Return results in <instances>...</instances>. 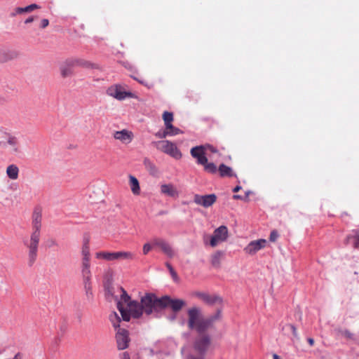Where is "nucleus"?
Here are the masks:
<instances>
[{
    "label": "nucleus",
    "mask_w": 359,
    "mask_h": 359,
    "mask_svg": "<svg viewBox=\"0 0 359 359\" xmlns=\"http://www.w3.org/2000/svg\"><path fill=\"white\" fill-rule=\"evenodd\" d=\"M121 298L117 302V309L122 319L128 322L132 316L134 318H140L144 313L150 315L153 312L161 310L162 297L158 298L153 293H146L140 299V302L133 301L126 291L120 287Z\"/></svg>",
    "instance_id": "obj_1"
},
{
    "label": "nucleus",
    "mask_w": 359,
    "mask_h": 359,
    "mask_svg": "<svg viewBox=\"0 0 359 359\" xmlns=\"http://www.w3.org/2000/svg\"><path fill=\"white\" fill-rule=\"evenodd\" d=\"M221 318V310L208 317H204L201 309L193 306L187 310V326L189 329L195 330L198 337L194 341V348L200 353H205L211 343V339L206 332L213 327L215 321Z\"/></svg>",
    "instance_id": "obj_2"
},
{
    "label": "nucleus",
    "mask_w": 359,
    "mask_h": 359,
    "mask_svg": "<svg viewBox=\"0 0 359 359\" xmlns=\"http://www.w3.org/2000/svg\"><path fill=\"white\" fill-rule=\"evenodd\" d=\"M41 211L35 209L32 217V233L29 240L24 241V245L27 248V264L32 266L36 261L38 249L41 238Z\"/></svg>",
    "instance_id": "obj_3"
},
{
    "label": "nucleus",
    "mask_w": 359,
    "mask_h": 359,
    "mask_svg": "<svg viewBox=\"0 0 359 359\" xmlns=\"http://www.w3.org/2000/svg\"><path fill=\"white\" fill-rule=\"evenodd\" d=\"M95 257L97 259H103L106 261L133 260L135 258V254L129 251H100L95 253Z\"/></svg>",
    "instance_id": "obj_4"
},
{
    "label": "nucleus",
    "mask_w": 359,
    "mask_h": 359,
    "mask_svg": "<svg viewBox=\"0 0 359 359\" xmlns=\"http://www.w3.org/2000/svg\"><path fill=\"white\" fill-rule=\"evenodd\" d=\"M156 149L170 156L180 159L182 158V153L175 144L168 140H160L154 142Z\"/></svg>",
    "instance_id": "obj_5"
},
{
    "label": "nucleus",
    "mask_w": 359,
    "mask_h": 359,
    "mask_svg": "<svg viewBox=\"0 0 359 359\" xmlns=\"http://www.w3.org/2000/svg\"><path fill=\"white\" fill-rule=\"evenodd\" d=\"M106 93L117 100H123L127 97H135L133 93L126 91L124 87L121 84H114L108 87Z\"/></svg>",
    "instance_id": "obj_6"
},
{
    "label": "nucleus",
    "mask_w": 359,
    "mask_h": 359,
    "mask_svg": "<svg viewBox=\"0 0 359 359\" xmlns=\"http://www.w3.org/2000/svg\"><path fill=\"white\" fill-rule=\"evenodd\" d=\"M207 149H209L212 152L216 151L210 145H200L191 149L190 154L194 158L196 159V163L198 165L204 164L208 161L205 155Z\"/></svg>",
    "instance_id": "obj_7"
},
{
    "label": "nucleus",
    "mask_w": 359,
    "mask_h": 359,
    "mask_svg": "<svg viewBox=\"0 0 359 359\" xmlns=\"http://www.w3.org/2000/svg\"><path fill=\"white\" fill-rule=\"evenodd\" d=\"M185 305H186V302L182 299H172L169 296H167V295L162 297L161 309H163L167 307H170L172 311L178 312Z\"/></svg>",
    "instance_id": "obj_8"
},
{
    "label": "nucleus",
    "mask_w": 359,
    "mask_h": 359,
    "mask_svg": "<svg viewBox=\"0 0 359 359\" xmlns=\"http://www.w3.org/2000/svg\"><path fill=\"white\" fill-rule=\"evenodd\" d=\"M228 229L226 226H220L214 231L210 241V245L214 248L219 243L225 241L228 238Z\"/></svg>",
    "instance_id": "obj_9"
},
{
    "label": "nucleus",
    "mask_w": 359,
    "mask_h": 359,
    "mask_svg": "<svg viewBox=\"0 0 359 359\" xmlns=\"http://www.w3.org/2000/svg\"><path fill=\"white\" fill-rule=\"evenodd\" d=\"M116 340L118 350L127 348L130 342L128 331L119 328L116 334Z\"/></svg>",
    "instance_id": "obj_10"
},
{
    "label": "nucleus",
    "mask_w": 359,
    "mask_h": 359,
    "mask_svg": "<svg viewBox=\"0 0 359 359\" xmlns=\"http://www.w3.org/2000/svg\"><path fill=\"white\" fill-rule=\"evenodd\" d=\"M217 200V196L215 194H208L201 196L199 194H196L194 197V201L196 204L201 205L204 208H209Z\"/></svg>",
    "instance_id": "obj_11"
},
{
    "label": "nucleus",
    "mask_w": 359,
    "mask_h": 359,
    "mask_svg": "<svg viewBox=\"0 0 359 359\" xmlns=\"http://www.w3.org/2000/svg\"><path fill=\"white\" fill-rule=\"evenodd\" d=\"M193 295L208 305H213L217 303L221 304L222 302L220 297L217 295H210L206 292H195L193 293Z\"/></svg>",
    "instance_id": "obj_12"
},
{
    "label": "nucleus",
    "mask_w": 359,
    "mask_h": 359,
    "mask_svg": "<svg viewBox=\"0 0 359 359\" xmlns=\"http://www.w3.org/2000/svg\"><path fill=\"white\" fill-rule=\"evenodd\" d=\"M152 245L154 247H158L162 252L170 258H172L175 255L172 247L163 239L154 238L152 241Z\"/></svg>",
    "instance_id": "obj_13"
},
{
    "label": "nucleus",
    "mask_w": 359,
    "mask_h": 359,
    "mask_svg": "<svg viewBox=\"0 0 359 359\" xmlns=\"http://www.w3.org/2000/svg\"><path fill=\"white\" fill-rule=\"evenodd\" d=\"M115 140H118L122 144H128L130 143L133 139V133L126 129L115 131L113 133Z\"/></svg>",
    "instance_id": "obj_14"
},
{
    "label": "nucleus",
    "mask_w": 359,
    "mask_h": 359,
    "mask_svg": "<svg viewBox=\"0 0 359 359\" xmlns=\"http://www.w3.org/2000/svg\"><path fill=\"white\" fill-rule=\"evenodd\" d=\"M266 240L259 239L251 241L245 248L244 251L249 255H254L259 250L264 248L266 245Z\"/></svg>",
    "instance_id": "obj_15"
},
{
    "label": "nucleus",
    "mask_w": 359,
    "mask_h": 359,
    "mask_svg": "<svg viewBox=\"0 0 359 359\" xmlns=\"http://www.w3.org/2000/svg\"><path fill=\"white\" fill-rule=\"evenodd\" d=\"M82 283L88 300L93 299L92 275L81 276Z\"/></svg>",
    "instance_id": "obj_16"
},
{
    "label": "nucleus",
    "mask_w": 359,
    "mask_h": 359,
    "mask_svg": "<svg viewBox=\"0 0 359 359\" xmlns=\"http://www.w3.org/2000/svg\"><path fill=\"white\" fill-rule=\"evenodd\" d=\"M74 68L71 58L67 59L60 67V74L62 78H67L73 75Z\"/></svg>",
    "instance_id": "obj_17"
},
{
    "label": "nucleus",
    "mask_w": 359,
    "mask_h": 359,
    "mask_svg": "<svg viewBox=\"0 0 359 359\" xmlns=\"http://www.w3.org/2000/svg\"><path fill=\"white\" fill-rule=\"evenodd\" d=\"M18 57V53L14 50L1 48L0 49V62L4 63Z\"/></svg>",
    "instance_id": "obj_18"
},
{
    "label": "nucleus",
    "mask_w": 359,
    "mask_h": 359,
    "mask_svg": "<svg viewBox=\"0 0 359 359\" xmlns=\"http://www.w3.org/2000/svg\"><path fill=\"white\" fill-rule=\"evenodd\" d=\"M161 193L163 195L176 198L178 196L179 193L176 187L172 184H163L161 185Z\"/></svg>",
    "instance_id": "obj_19"
},
{
    "label": "nucleus",
    "mask_w": 359,
    "mask_h": 359,
    "mask_svg": "<svg viewBox=\"0 0 359 359\" xmlns=\"http://www.w3.org/2000/svg\"><path fill=\"white\" fill-rule=\"evenodd\" d=\"M74 67H80L85 69H97L98 67L90 61L82 58H71Z\"/></svg>",
    "instance_id": "obj_20"
},
{
    "label": "nucleus",
    "mask_w": 359,
    "mask_h": 359,
    "mask_svg": "<svg viewBox=\"0 0 359 359\" xmlns=\"http://www.w3.org/2000/svg\"><path fill=\"white\" fill-rule=\"evenodd\" d=\"M6 173L11 180H17L19 177L20 169L17 165L11 164L7 166Z\"/></svg>",
    "instance_id": "obj_21"
},
{
    "label": "nucleus",
    "mask_w": 359,
    "mask_h": 359,
    "mask_svg": "<svg viewBox=\"0 0 359 359\" xmlns=\"http://www.w3.org/2000/svg\"><path fill=\"white\" fill-rule=\"evenodd\" d=\"M346 242L351 244L355 249L359 248V231H352L351 233L347 236Z\"/></svg>",
    "instance_id": "obj_22"
},
{
    "label": "nucleus",
    "mask_w": 359,
    "mask_h": 359,
    "mask_svg": "<svg viewBox=\"0 0 359 359\" xmlns=\"http://www.w3.org/2000/svg\"><path fill=\"white\" fill-rule=\"evenodd\" d=\"M81 276L92 275L90 269V258H81Z\"/></svg>",
    "instance_id": "obj_23"
},
{
    "label": "nucleus",
    "mask_w": 359,
    "mask_h": 359,
    "mask_svg": "<svg viewBox=\"0 0 359 359\" xmlns=\"http://www.w3.org/2000/svg\"><path fill=\"white\" fill-rule=\"evenodd\" d=\"M129 185L132 193L134 195H139L140 194V187L138 180L133 175H130L129 177Z\"/></svg>",
    "instance_id": "obj_24"
},
{
    "label": "nucleus",
    "mask_w": 359,
    "mask_h": 359,
    "mask_svg": "<svg viewBox=\"0 0 359 359\" xmlns=\"http://www.w3.org/2000/svg\"><path fill=\"white\" fill-rule=\"evenodd\" d=\"M218 172H219L220 177H222L234 176L232 169L224 163L221 164L219 166Z\"/></svg>",
    "instance_id": "obj_25"
},
{
    "label": "nucleus",
    "mask_w": 359,
    "mask_h": 359,
    "mask_svg": "<svg viewBox=\"0 0 359 359\" xmlns=\"http://www.w3.org/2000/svg\"><path fill=\"white\" fill-rule=\"evenodd\" d=\"M81 258H90L89 238L88 237L83 238V245L81 250Z\"/></svg>",
    "instance_id": "obj_26"
},
{
    "label": "nucleus",
    "mask_w": 359,
    "mask_h": 359,
    "mask_svg": "<svg viewBox=\"0 0 359 359\" xmlns=\"http://www.w3.org/2000/svg\"><path fill=\"white\" fill-rule=\"evenodd\" d=\"M224 256V252L222 251H217L211 256V264L215 268H219L221 264V259Z\"/></svg>",
    "instance_id": "obj_27"
},
{
    "label": "nucleus",
    "mask_w": 359,
    "mask_h": 359,
    "mask_svg": "<svg viewBox=\"0 0 359 359\" xmlns=\"http://www.w3.org/2000/svg\"><path fill=\"white\" fill-rule=\"evenodd\" d=\"M165 130L168 136H175L182 133V131L180 128L175 127L172 123L165 126Z\"/></svg>",
    "instance_id": "obj_28"
},
{
    "label": "nucleus",
    "mask_w": 359,
    "mask_h": 359,
    "mask_svg": "<svg viewBox=\"0 0 359 359\" xmlns=\"http://www.w3.org/2000/svg\"><path fill=\"white\" fill-rule=\"evenodd\" d=\"M201 165L203 166L204 170L208 173L215 174L218 171L216 165L214 163H208V161H206V163Z\"/></svg>",
    "instance_id": "obj_29"
},
{
    "label": "nucleus",
    "mask_w": 359,
    "mask_h": 359,
    "mask_svg": "<svg viewBox=\"0 0 359 359\" xmlns=\"http://www.w3.org/2000/svg\"><path fill=\"white\" fill-rule=\"evenodd\" d=\"M110 321L112 323V325L114 327L117 328L119 327V323L121 322V318L118 316V314L116 312H114L109 316Z\"/></svg>",
    "instance_id": "obj_30"
},
{
    "label": "nucleus",
    "mask_w": 359,
    "mask_h": 359,
    "mask_svg": "<svg viewBox=\"0 0 359 359\" xmlns=\"http://www.w3.org/2000/svg\"><path fill=\"white\" fill-rule=\"evenodd\" d=\"M163 119L164 121L165 126L167 124L172 123V121H173V114L171 112L165 111L163 114Z\"/></svg>",
    "instance_id": "obj_31"
},
{
    "label": "nucleus",
    "mask_w": 359,
    "mask_h": 359,
    "mask_svg": "<svg viewBox=\"0 0 359 359\" xmlns=\"http://www.w3.org/2000/svg\"><path fill=\"white\" fill-rule=\"evenodd\" d=\"M7 142L8 144L13 147L15 151H18V148L16 147L18 144V140L16 137L11 136L8 138Z\"/></svg>",
    "instance_id": "obj_32"
},
{
    "label": "nucleus",
    "mask_w": 359,
    "mask_h": 359,
    "mask_svg": "<svg viewBox=\"0 0 359 359\" xmlns=\"http://www.w3.org/2000/svg\"><path fill=\"white\" fill-rule=\"evenodd\" d=\"M165 266L168 269L172 278L175 280H177V279H178L177 274L176 271L174 270V269L172 268V266H171V264L170 263L167 262V263H165Z\"/></svg>",
    "instance_id": "obj_33"
},
{
    "label": "nucleus",
    "mask_w": 359,
    "mask_h": 359,
    "mask_svg": "<svg viewBox=\"0 0 359 359\" xmlns=\"http://www.w3.org/2000/svg\"><path fill=\"white\" fill-rule=\"evenodd\" d=\"M341 334L346 339H351V340H353L355 339V337H354V334L351 332L350 331L348 330H341L340 332Z\"/></svg>",
    "instance_id": "obj_34"
},
{
    "label": "nucleus",
    "mask_w": 359,
    "mask_h": 359,
    "mask_svg": "<svg viewBox=\"0 0 359 359\" xmlns=\"http://www.w3.org/2000/svg\"><path fill=\"white\" fill-rule=\"evenodd\" d=\"M27 6L25 8L18 7L15 8V12L11 14L12 16H15L17 14H22L23 13H28Z\"/></svg>",
    "instance_id": "obj_35"
},
{
    "label": "nucleus",
    "mask_w": 359,
    "mask_h": 359,
    "mask_svg": "<svg viewBox=\"0 0 359 359\" xmlns=\"http://www.w3.org/2000/svg\"><path fill=\"white\" fill-rule=\"evenodd\" d=\"M285 327H289L290 329V330L292 331L293 336L295 338L299 339V335H298L297 330L296 327L294 325H292V324H287V325H285Z\"/></svg>",
    "instance_id": "obj_36"
},
{
    "label": "nucleus",
    "mask_w": 359,
    "mask_h": 359,
    "mask_svg": "<svg viewBox=\"0 0 359 359\" xmlns=\"http://www.w3.org/2000/svg\"><path fill=\"white\" fill-rule=\"evenodd\" d=\"M57 245H58V243L56 241V240L54 239V238H50V239L47 241V246L48 248L56 247Z\"/></svg>",
    "instance_id": "obj_37"
},
{
    "label": "nucleus",
    "mask_w": 359,
    "mask_h": 359,
    "mask_svg": "<svg viewBox=\"0 0 359 359\" xmlns=\"http://www.w3.org/2000/svg\"><path fill=\"white\" fill-rule=\"evenodd\" d=\"M151 245L149 243H145L143 245L142 252L144 255H147L149 252L151 250Z\"/></svg>",
    "instance_id": "obj_38"
},
{
    "label": "nucleus",
    "mask_w": 359,
    "mask_h": 359,
    "mask_svg": "<svg viewBox=\"0 0 359 359\" xmlns=\"http://www.w3.org/2000/svg\"><path fill=\"white\" fill-rule=\"evenodd\" d=\"M27 10L28 11V13H30L35 9L39 8L40 7L39 5H37L36 4H30V5L27 6Z\"/></svg>",
    "instance_id": "obj_39"
},
{
    "label": "nucleus",
    "mask_w": 359,
    "mask_h": 359,
    "mask_svg": "<svg viewBox=\"0 0 359 359\" xmlns=\"http://www.w3.org/2000/svg\"><path fill=\"white\" fill-rule=\"evenodd\" d=\"M278 237V234L276 231H273L271 232L269 239L271 241L274 242Z\"/></svg>",
    "instance_id": "obj_40"
},
{
    "label": "nucleus",
    "mask_w": 359,
    "mask_h": 359,
    "mask_svg": "<svg viewBox=\"0 0 359 359\" xmlns=\"http://www.w3.org/2000/svg\"><path fill=\"white\" fill-rule=\"evenodd\" d=\"M156 136L158 138H161V139H163V138H165L168 135V134H166V131L165 130H164L163 132H158L156 134Z\"/></svg>",
    "instance_id": "obj_41"
},
{
    "label": "nucleus",
    "mask_w": 359,
    "mask_h": 359,
    "mask_svg": "<svg viewBox=\"0 0 359 359\" xmlns=\"http://www.w3.org/2000/svg\"><path fill=\"white\" fill-rule=\"evenodd\" d=\"M49 25V21L48 19H43L41 22V28L44 29L48 27Z\"/></svg>",
    "instance_id": "obj_42"
},
{
    "label": "nucleus",
    "mask_w": 359,
    "mask_h": 359,
    "mask_svg": "<svg viewBox=\"0 0 359 359\" xmlns=\"http://www.w3.org/2000/svg\"><path fill=\"white\" fill-rule=\"evenodd\" d=\"M138 82H139V83H140L141 84L144 85V86H147L148 88H151V87L153 86V85H152V84H150V83H147V82H144V81H143V80H138Z\"/></svg>",
    "instance_id": "obj_43"
},
{
    "label": "nucleus",
    "mask_w": 359,
    "mask_h": 359,
    "mask_svg": "<svg viewBox=\"0 0 359 359\" xmlns=\"http://www.w3.org/2000/svg\"><path fill=\"white\" fill-rule=\"evenodd\" d=\"M121 359H130L129 353L128 352H124L121 355Z\"/></svg>",
    "instance_id": "obj_44"
},
{
    "label": "nucleus",
    "mask_w": 359,
    "mask_h": 359,
    "mask_svg": "<svg viewBox=\"0 0 359 359\" xmlns=\"http://www.w3.org/2000/svg\"><path fill=\"white\" fill-rule=\"evenodd\" d=\"M34 20V16H31V17H29V18H28L27 19L25 20V24H29V23L32 22Z\"/></svg>",
    "instance_id": "obj_45"
},
{
    "label": "nucleus",
    "mask_w": 359,
    "mask_h": 359,
    "mask_svg": "<svg viewBox=\"0 0 359 359\" xmlns=\"http://www.w3.org/2000/svg\"><path fill=\"white\" fill-rule=\"evenodd\" d=\"M307 341H308V343L309 344L310 346H313V344H314V339L313 338H309L307 339Z\"/></svg>",
    "instance_id": "obj_46"
},
{
    "label": "nucleus",
    "mask_w": 359,
    "mask_h": 359,
    "mask_svg": "<svg viewBox=\"0 0 359 359\" xmlns=\"http://www.w3.org/2000/svg\"><path fill=\"white\" fill-rule=\"evenodd\" d=\"M241 189V187H240V186H236V187L233 189V192H238Z\"/></svg>",
    "instance_id": "obj_47"
},
{
    "label": "nucleus",
    "mask_w": 359,
    "mask_h": 359,
    "mask_svg": "<svg viewBox=\"0 0 359 359\" xmlns=\"http://www.w3.org/2000/svg\"><path fill=\"white\" fill-rule=\"evenodd\" d=\"M233 198L234 199H243V196H240V195H234V196H233Z\"/></svg>",
    "instance_id": "obj_48"
},
{
    "label": "nucleus",
    "mask_w": 359,
    "mask_h": 359,
    "mask_svg": "<svg viewBox=\"0 0 359 359\" xmlns=\"http://www.w3.org/2000/svg\"><path fill=\"white\" fill-rule=\"evenodd\" d=\"M148 164H149V165L150 166V168H154V169H155V168H155V166H154V164H152L151 162L148 161Z\"/></svg>",
    "instance_id": "obj_49"
},
{
    "label": "nucleus",
    "mask_w": 359,
    "mask_h": 359,
    "mask_svg": "<svg viewBox=\"0 0 359 359\" xmlns=\"http://www.w3.org/2000/svg\"><path fill=\"white\" fill-rule=\"evenodd\" d=\"M19 357H20V354H19V353H18V354H16V355H15L14 359H19Z\"/></svg>",
    "instance_id": "obj_50"
}]
</instances>
